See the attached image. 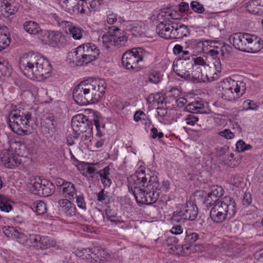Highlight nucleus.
Listing matches in <instances>:
<instances>
[{
	"instance_id": "obj_61",
	"label": "nucleus",
	"mask_w": 263,
	"mask_h": 263,
	"mask_svg": "<svg viewBox=\"0 0 263 263\" xmlns=\"http://www.w3.org/2000/svg\"><path fill=\"white\" fill-rule=\"evenodd\" d=\"M152 137L153 139L157 138H161L163 137V133L162 132H158L156 127H153L151 130Z\"/></svg>"
},
{
	"instance_id": "obj_54",
	"label": "nucleus",
	"mask_w": 263,
	"mask_h": 263,
	"mask_svg": "<svg viewBox=\"0 0 263 263\" xmlns=\"http://www.w3.org/2000/svg\"><path fill=\"white\" fill-rule=\"evenodd\" d=\"M174 71H176V73L177 76L180 77L182 78H184L186 80H191V72L189 71H180V70H175L174 68Z\"/></svg>"
},
{
	"instance_id": "obj_14",
	"label": "nucleus",
	"mask_w": 263,
	"mask_h": 263,
	"mask_svg": "<svg viewBox=\"0 0 263 263\" xmlns=\"http://www.w3.org/2000/svg\"><path fill=\"white\" fill-rule=\"evenodd\" d=\"M205 67L193 66L191 72V79L197 80L198 82L212 81L217 79L219 76L216 73L215 76H211L204 73Z\"/></svg>"
},
{
	"instance_id": "obj_28",
	"label": "nucleus",
	"mask_w": 263,
	"mask_h": 263,
	"mask_svg": "<svg viewBox=\"0 0 263 263\" xmlns=\"http://www.w3.org/2000/svg\"><path fill=\"white\" fill-rule=\"evenodd\" d=\"M111 28L115 46L124 45L127 41V37L124 33L116 27L112 26Z\"/></svg>"
},
{
	"instance_id": "obj_51",
	"label": "nucleus",
	"mask_w": 263,
	"mask_h": 263,
	"mask_svg": "<svg viewBox=\"0 0 263 263\" xmlns=\"http://www.w3.org/2000/svg\"><path fill=\"white\" fill-rule=\"evenodd\" d=\"M28 236L23 233L19 232L18 231L17 235L16 237H14V239H17L18 241L23 245H27V243L28 242Z\"/></svg>"
},
{
	"instance_id": "obj_39",
	"label": "nucleus",
	"mask_w": 263,
	"mask_h": 263,
	"mask_svg": "<svg viewBox=\"0 0 263 263\" xmlns=\"http://www.w3.org/2000/svg\"><path fill=\"white\" fill-rule=\"evenodd\" d=\"M51 246L49 239L46 236H42L40 235L39 240L37 242V249H45Z\"/></svg>"
},
{
	"instance_id": "obj_7",
	"label": "nucleus",
	"mask_w": 263,
	"mask_h": 263,
	"mask_svg": "<svg viewBox=\"0 0 263 263\" xmlns=\"http://www.w3.org/2000/svg\"><path fill=\"white\" fill-rule=\"evenodd\" d=\"M90 103L98 102L103 97L106 87L104 80L96 79L81 82Z\"/></svg>"
},
{
	"instance_id": "obj_47",
	"label": "nucleus",
	"mask_w": 263,
	"mask_h": 263,
	"mask_svg": "<svg viewBox=\"0 0 263 263\" xmlns=\"http://www.w3.org/2000/svg\"><path fill=\"white\" fill-rule=\"evenodd\" d=\"M192 60L193 62L192 66H197V67H205L206 65V61L202 57H198L195 58L192 57Z\"/></svg>"
},
{
	"instance_id": "obj_36",
	"label": "nucleus",
	"mask_w": 263,
	"mask_h": 263,
	"mask_svg": "<svg viewBox=\"0 0 263 263\" xmlns=\"http://www.w3.org/2000/svg\"><path fill=\"white\" fill-rule=\"evenodd\" d=\"M70 34L74 40H80L83 36L84 31L81 27L76 25H71L68 27Z\"/></svg>"
},
{
	"instance_id": "obj_18",
	"label": "nucleus",
	"mask_w": 263,
	"mask_h": 263,
	"mask_svg": "<svg viewBox=\"0 0 263 263\" xmlns=\"http://www.w3.org/2000/svg\"><path fill=\"white\" fill-rule=\"evenodd\" d=\"M243 6L248 13L263 16V0H249Z\"/></svg>"
},
{
	"instance_id": "obj_21",
	"label": "nucleus",
	"mask_w": 263,
	"mask_h": 263,
	"mask_svg": "<svg viewBox=\"0 0 263 263\" xmlns=\"http://www.w3.org/2000/svg\"><path fill=\"white\" fill-rule=\"evenodd\" d=\"M58 204L61 211L67 216L72 217L76 215L77 208L75 205L68 199H61L58 201Z\"/></svg>"
},
{
	"instance_id": "obj_22",
	"label": "nucleus",
	"mask_w": 263,
	"mask_h": 263,
	"mask_svg": "<svg viewBox=\"0 0 263 263\" xmlns=\"http://www.w3.org/2000/svg\"><path fill=\"white\" fill-rule=\"evenodd\" d=\"M90 255V263H103L109 258V254L106 251L98 248L92 250Z\"/></svg>"
},
{
	"instance_id": "obj_44",
	"label": "nucleus",
	"mask_w": 263,
	"mask_h": 263,
	"mask_svg": "<svg viewBox=\"0 0 263 263\" xmlns=\"http://www.w3.org/2000/svg\"><path fill=\"white\" fill-rule=\"evenodd\" d=\"M243 108L246 110H257L258 109V106L252 100H245L242 104Z\"/></svg>"
},
{
	"instance_id": "obj_35",
	"label": "nucleus",
	"mask_w": 263,
	"mask_h": 263,
	"mask_svg": "<svg viewBox=\"0 0 263 263\" xmlns=\"http://www.w3.org/2000/svg\"><path fill=\"white\" fill-rule=\"evenodd\" d=\"M31 208L38 215H43L46 213L47 211V204L41 200L34 202Z\"/></svg>"
},
{
	"instance_id": "obj_37",
	"label": "nucleus",
	"mask_w": 263,
	"mask_h": 263,
	"mask_svg": "<svg viewBox=\"0 0 263 263\" xmlns=\"http://www.w3.org/2000/svg\"><path fill=\"white\" fill-rule=\"evenodd\" d=\"M78 5V9L80 14H86L87 15L91 14L88 0H79Z\"/></svg>"
},
{
	"instance_id": "obj_62",
	"label": "nucleus",
	"mask_w": 263,
	"mask_h": 263,
	"mask_svg": "<svg viewBox=\"0 0 263 263\" xmlns=\"http://www.w3.org/2000/svg\"><path fill=\"white\" fill-rule=\"evenodd\" d=\"M171 232L173 234H180L183 232V228L180 224L176 225L172 227Z\"/></svg>"
},
{
	"instance_id": "obj_50",
	"label": "nucleus",
	"mask_w": 263,
	"mask_h": 263,
	"mask_svg": "<svg viewBox=\"0 0 263 263\" xmlns=\"http://www.w3.org/2000/svg\"><path fill=\"white\" fill-rule=\"evenodd\" d=\"M76 202L79 208L85 210L86 209V203L85 197L83 194L76 196Z\"/></svg>"
},
{
	"instance_id": "obj_11",
	"label": "nucleus",
	"mask_w": 263,
	"mask_h": 263,
	"mask_svg": "<svg viewBox=\"0 0 263 263\" xmlns=\"http://www.w3.org/2000/svg\"><path fill=\"white\" fill-rule=\"evenodd\" d=\"M249 36V33L237 32L231 34L229 41L236 49L245 52Z\"/></svg>"
},
{
	"instance_id": "obj_40",
	"label": "nucleus",
	"mask_w": 263,
	"mask_h": 263,
	"mask_svg": "<svg viewBox=\"0 0 263 263\" xmlns=\"http://www.w3.org/2000/svg\"><path fill=\"white\" fill-rule=\"evenodd\" d=\"M186 235L184 240L186 242L192 244L194 243L199 238L197 233L192 232L191 230H187L185 232Z\"/></svg>"
},
{
	"instance_id": "obj_64",
	"label": "nucleus",
	"mask_w": 263,
	"mask_h": 263,
	"mask_svg": "<svg viewBox=\"0 0 263 263\" xmlns=\"http://www.w3.org/2000/svg\"><path fill=\"white\" fill-rule=\"evenodd\" d=\"M117 21V15L115 14H109L107 16L106 22L109 24H113Z\"/></svg>"
},
{
	"instance_id": "obj_10",
	"label": "nucleus",
	"mask_w": 263,
	"mask_h": 263,
	"mask_svg": "<svg viewBox=\"0 0 263 263\" xmlns=\"http://www.w3.org/2000/svg\"><path fill=\"white\" fill-rule=\"evenodd\" d=\"M32 191L35 194L48 197L53 194L55 186L50 181L43 179L40 181H35L33 183Z\"/></svg>"
},
{
	"instance_id": "obj_52",
	"label": "nucleus",
	"mask_w": 263,
	"mask_h": 263,
	"mask_svg": "<svg viewBox=\"0 0 263 263\" xmlns=\"http://www.w3.org/2000/svg\"><path fill=\"white\" fill-rule=\"evenodd\" d=\"M218 135L227 139H232L234 137V133L232 132L230 129H225L218 133Z\"/></svg>"
},
{
	"instance_id": "obj_24",
	"label": "nucleus",
	"mask_w": 263,
	"mask_h": 263,
	"mask_svg": "<svg viewBox=\"0 0 263 263\" xmlns=\"http://www.w3.org/2000/svg\"><path fill=\"white\" fill-rule=\"evenodd\" d=\"M62 183L61 185L62 194L64 197L68 199H72L77 194V190L74 185L70 182L62 179Z\"/></svg>"
},
{
	"instance_id": "obj_20",
	"label": "nucleus",
	"mask_w": 263,
	"mask_h": 263,
	"mask_svg": "<svg viewBox=\"0 0 263 263\" xmlns=\"http://www.w3.org/2000/svg\"><path fill=\"white\" fill-rule=\"evenodd\" d=\"M207 104L202 100H196L189 103L185 107L187 111L198 113V114H208V109L206 107Z\"/></svg>"
},
{
	"instance_id": "obj_57",
	"label": "nucleus",
	"mask_w": 263,
	"mask_h": 263,
	"mask_svg": "<svg viewBox=\"0 0 263 263\" xmlns=\"http://www.w3.org/2000/svg\"><path fill=\"white\" fill-rule=\"evenodd\" d=\"M213 65L216 71L213 76H215L216 73L219 76L218 73L221 70V63L220 59L218 58H215L213 60Z\"/></svg>"
},
{
	"instance_id": "obj_9",
	"label": "nucleus",
	"mask_w": 263,
	"mask_h": 263,
	"mask_svg": "<svg viewBox=\"0 0 263 263\" xmlns=\"http://www.w3.org/2000/svg\"><path fill=\"white\" fill-rule=\"evenodd\" d=\"M198 214V208L191 202H187L185 205L179 211L173 213V220L178 222L184 221H193L195 219Z\"/></svg>"
},
{
	"instance_id": "obj_4",
	"label": "nucleus",
	"mask_w": 263,
	"mask_h": 263,
	"mask_svg": "<svg viewBox=\"0 0 263 263\" xmlns=\"http://www.w3.org/2000/svg\"><path fill=\"white\" fill-rule=\"evenodd\" d=\"M236 213V203L233 198L226 196L217 202L210 211L212 220L216 223L232 218Z\"/></svg>"
},
{
	"instance_id": "obj_58",
	"label": "nucleus",
	"mask_w": 263,
	"mask_h": 263,
	"mask_svg": "<svg viewBox=\"0 0 263 263\" xmlns=\"http://www.w3.org/2000/svg\"><path fill=\"white\" fill-rule=\"evenodd\" d=\"M178 242V239L176 237L174 236H171L166 238L163 244L164 245L170 246L177 243Z\"/></svg>"
},
{
	"instance_id": "obj_32",
	"label": "nucleus",
	"mask_w": 263,
	"mask_h": 263,
	"mask_svg": "<svg viewBox=\"0 0 263 263\" xmlns=\"http://www.w3.org/2000/svg\"><path fill=\"white\" fill-rule=\"evenodd\" d=\"M92 121L97 129L96 136L101 137L103 136V130L105 128V124L102 122V118L99 116L97 112H94Z\"/></svg>"
},
{
	"instance_id": "obj_1",
	"label": "nucleus",
	"mask_w": 263,
	"mask_h": 263,
	"mask_svg": "<svg viewBox=\"0 0 263 263\" xmlns=\"http://www.w3.org/2000/svg\"><path fill=\"white\" fill-rule=\"evenodd\" d=\"M128 181L129 191L138 203L150 204L158 199L161 187L157 178L146 174L143 168H138L128 178Z\"/></svg>"
},
{
	"instance_id": "obj_46",
	"label": "nucleus",
	"mask_w": 263,
	"mask_h": 263,
	"mask_svg": "<svg viewBox=\"0 0 263 263\" xmlns=\"http://www.w3.org/2000/svg\"><path fill=\"white\" fill-rule=\"evenodd\" d=\"M191 9L195 12L202 13L204 11L203 5L197 1H193L191 3Z\"/></svg>"
},
{
	"instance_id": "obj_49",
	"label": "nucleus",
	"mask_w": 263,
	"mask_h": 263,
	"mask_svg": "<svg viewBox=\"0 0 263 263\" xmlns=\"http://www.w3.org/2000/svg\"><path fill=\"white\" fill-rule=\"evenodd\" d=\"M40 235L37 234H32L29 235L28 238V242L27 245L30 246H33L36 248L37 242L39 240Z\"/></svg>"
},
{
	"instance_id": "obj_8",
	"label": "nucleus",
	"mask_w": 263,
	"mask_h": 263,
	"mask_svg": "<svg viewBox=\"0 0 263 263\" xmlns=\"http://www.w3.org/2000/svg\"><path fill=\"white\" fill-rule=\"evenodd\" d=\"M146 54V51L141 48L128 50L122 55V64L126 69L138 71L141 67L140 63Z\"/></svg>"
},
{
	"instance_id": "obj_31",
	"label": "nucleus",
	"mask_w": 263,
	"mask_h": 263,
	"mask_svg": "<svg viewBox=\"0 0 263 263\" xmlns=\"http://www.w3.org/2000/svg\"><path fill=\"white\" fill-rule=\"evenodd\" d=\"M127 28L128 30L131 32L133 36H138L141 35L143 32L144 25L140 21H135L132 22L127 26Z\"/></svg>"
},
{
	"instance_id": "obj_13",
	"label": "nucleus",
	"mask_w": 263,
	"mask_h": 263,
	"mask_svg": "<svg viewBox=\"0 0 263 263\" xmlns=\"http://www.w3.org/2000/svg\"><path fill=\"white\" fill-rule=\"evenodd\" d=\"M92 124L90 120L83 114L74 116L71 120V126L76 130L83 133L87 129L91 128Z\"/></svg>"
},
{
	"instance_id": "obj_3",
	"label": "nucleus",
	"mask_w": 263,
	"mask_h": 263,
	"mask_svg": "<svg viewBox=\"0 0 263 263\" xmlns=\"http://www.w3.org/2000/svg\"><path fill=\"white\" fill-rule=\"evenodd\" d=\"M28 106H15L9 113L7 122L9 127L20 135H28L32 119V112Z\"/></svg>"
},
{
	"instance_id": "obj_12",
	"label": "nucleus",
	"mask_w": 263,
	"mask_h": 263,
	"mask_svg": "<svg viewBox=\"0 0 263 263\" xmlns=\"http://www.w3.org/2000/svg\"><path fill=\"white\" fill-rule=\"evenodd\" d=\"M22 157L8 151H4L1 154L2 162L7 167L12 168L22 163Z\"/></svg>"
},
{
	"instance_id": "obj_33",
	"label": "nucleus",
	"mask_w": 263,
	"mask_h": 263,
	"mask_svg": "<svg viewBox=\"0 0 263 263\" xmlns=\"http://www.w3.org/2000/svg\"><path fill=\"white\" fill-rule=\"evenodd\" d=\"M97 164V163H84L82 166L84 171L83 175L85 177H89L92 178H93L94 175L97 172V169L95 167V166Z\"/></svg>"
},
{
	"instance_id": "obj_17",
	"label": "nucleus",
	"mask_w": 263,
	"mask_h": 263,
	"mask_svg": "<svg viewBox=\"0 0 263 263\" xmlns=\"http://www.w3.org/2000/svg\"><path fill=\"white\" fill-rule=\"evenodd\" d=\"M173 21L168 20L160 23L156 27V31L161 37L165 39H172V34L173 28H172Z\"/></svg>"
},
{
	"instance_id": "obj_53",
	"label": "nucleus",
	"mask_w": 263,
	"mask_h": 263,
	"mask_svg": "<svg viewBox=\"0 0 263 263\" xmlns=\"http://www.w3.org/2000/svg\"><path fill=\"white\" fill-rule=\"evenodd\" d=\"M219 201L217 199H213V197L211 196L210 194H208V196L205 197L204 199V203L208 207L209 206H214L215 203Z\"/></svg>"
},
{
	"instance_id": "obj_63",
	"label": "nucleus",
	"mask_w": 263,
	"mask_h": 263,
	"mask_svg": "<svg viewBox=\"0 0 263 263\" xmlns=\"http://www.w3.org/2000/svg\"><path fill=\"white\" fill-rule=\"evenodd\" d=\"M145 114L142 111H137L134 114V119L136 122H138L142 119H144Z\"/></svg>"
},
{
	"instance_id": "obj_2",
	"label": "nucleus",
	"mask_w": 263,
	"mask_h": 263,
	"mask_svg": "<svg viewBox=\"0 0 263 263\" xmlns=\"http://www.w3.org/2000/svg\"><path fill=\"white\" fill-rule=\"evenodd\" d=\"M19 65L23 74L30 79L46 78L51 70L49 61L39 54L21 58Z\"/></svg>"
},
{
	"instance_id": "obj_48",
	"label": "nucleus",
	"mask_w": 263,
	"mask_h": 263,
	"mask_svg": "<svg viewBox=\"0 0 263 263\" xmlns=\"http://www.w3.org/2000/svg\"><path fill=\"white\" fill-rule=\"evenodd\" d=\"M91 12L97 11L103 3V0H88Z\"/></svg>"
},
{
	"instance_id": "obj_34",
	"label": "nucleus",
	"mask_w": 263,
	"mask_h": 263,
	"mask_svg": "<svg viewBox=\"0 0 263 263\" xmlns=\"http://www.w3.org/2000/svg\"><path fill=\"white\" fill-rule=\"evenodd\" d=\"M102 39L103 44L106 49L115 46L111 27L109 28V30L107 33L102 36Z\"/></svg>"
},
{
	"instance_id": "obj_56",
	"label": "nucleus",
	"mask_w": 263,
	"mask_h": 263,
	"mask_svg": "<svg viewBox=\"0 0 263 263\" xmlns=\"http://www.w3.org/2000/svg\"><path fill=\"white\" fill-rule=\"evenodd\" d=\"M186 124L190 125H194L198 121V118L194 115H189L185 118Z\"/></svg>"
},
{
	"instance_id": "obj_25",
	"label": "nucleus",
	"mask_w": 263,
	"mask_h": 263,
	"mask_svg": "<svg viewBox=\"0 0 263 263\" xmlns=\"http://www.w3.org/2000/svg\"><path fill=\"white\" fill-rule=\"evenodd\" d=\"M17 11V7L7 0H0V11L4 16L9 17Z\"/></svg>"
},
{
	"instance_id": "obj_15",
	"label": "nucleus",
	"mask_w": 263,
	"mask_h": 263,
	"mask_svg": "<svg viewBox=\"0 0 263 263\" xmlns=\"http://www.w3.org/2000/svg\"><path fill=\"white\" fill-rule=\"evenodd\" d=\"M43 41L51 46L55 47L63 38L62 34L59 31L44 30L41 32Z\"/></svg>"
},
{
	"instance_id": "obj_23",
	"label": "nucleus",
	"mask_w": 263,
	"mask_h": 263,
	"mask_svg": "<svg viewBox=\"0 0 263 263\" xmlns=\"http://www.w3.org/2000/svg\"><path fill=\"white\" fill-rule=\"evenodd\" d=\"M261 48L262 44L260 39L255 35L250 34L245 52L256 53L259 51Z\"/></svg>"
},
{
	"instance_id": "obj_6",
	"label": "nucleus",
	"mask_w": 263,
	"mask_h": 263,
	"mask_svg": "<svg viewBox=\"0 0 263 263\" xmlns=\"http://www.w3.org/2000/svg\"><path fill=\"white\" fill-rule=\"evenodd\" d=\"M72 53L74 54L73 58L77 64L82 65L96 60L99 55L100 50L94 44L87 43L79 46Z\"/></svg>"
},
{
	"instance_id": "obj_60",
	"label": "nucleus",
	"mask_w": 263,
	"mask_h": 263,
	"mask_svg": "<svg viewBox=\"0 0 263 263\" xmlns=\"http://www.w3.org/2000/svg\"><path fill=\"white\" fill-rule=\"evenodd\" d=\"M97 200L102 203H107V196L104 194V190H101L97 194Z\"/></svg>"
},
{
	"instance_id": "obj_30",
	"label": "nucleus",
	"mask_w": 263,
	"mask_h": 263,
	"mask_svg": "<svg viewBox=\"0 0 263 263\" xmlns=\"http://www.w3.org/2000/svg\"><path fill=\"white\" fill-rule=\"evenodd\" d=\"M10 40L7 28L0 25V51L5 49L10 45Z\"/></svg>"
},
{
	"instance_id": "obj_38",
	"label": "nucleus",
	"mask_w": 263,
	"mask_h": 263,
	"mask_svg": "<svg viewBox=\"0 0 263 263\" xmlns=\"http://www.w3.org/2000/svg\"><path fill=\"white\" fill-rule=\"evenodd\" d=\"M223 193L224 190L221 186L213 185L211 187L210 192L209 194L213 197L214 199H216L220 200L219 198L223 195Z\"/></svg>"
},
{
	"instance_id": "obj_29",
	"label": "nucleus",
	"mask_w": 263,
	"mask_h": 263,
	"mask_svg": "<svg viewBox=\"0 0 263 263\" xmlns=\"http://www.w3.org/2000/svg\"><path fill=\"white\" fill-rule=\"evenodd\" d=\"M23 27L27 33L33 35L40 34L41 36V32L44 30L37 23L32 21L25 22Z\"/></svg>"
},
{
	"instance_id": "obj_41",
	"label": "nucleus",
	"mask_w": 263,
	"mask_h": 263,
	"mask_svg": "<svg viewBox=\"0 0 263 263\" xmlns=\"http://www.w3.org/2000/svg\"><path fill=\"white\" fill-rule=\"evenodd\" d=\"M92 250L89 248L84 249L81 250H80L77 253V255L81 258L83 260H86L88 262H90V260L91 259L90 256H91Z\"/></svg>"
},
{
	"instance_id": "obj_43",
	"label": "nucleus",
	"mask_w": 263,
	"mask_h": 263,
	"mask_svg": "<svg viewBox=\"0 0 263 263\" xmlns=\"http://www.w3.org/2000/svg\"><path fill=\"white\" fill-rule=\"evenodd\" d=\"M252 146L250 144H246L243 141L239 140L236 144V148L238 153H242L246 150L250 149Z\"/></svg>"
},
{
	"instance_id": "obj_55",
	"label": "nucleus",
	"mask_w": 263,
	"mask_h": 263,
	"mask_svg": "<svg viewBox=\"0 0 263 263\" xmlns=\"http://www.w3.org/2000/svg\"><path fill=\"white\" fill-rule=\"evenodd\" d=\"M174 71H176V73L177 76L180 77L182 78H184L186 80H191V72L189 71H180V70H175L174 68Z\"/></svg>"
},
{
	"instance_id": "obj_5",
	"label": "nucleus",
	"mask_w": 263,
	"mask_h": 263,
	"mask_svg": "<svg viewBox=\"0 0 263 263\" xmlns=\"http://www.w3.org/2000/svg\"><path fill=\"white\" fill-rule=\"evenodd\" d=\"M222 98L229 101H235L245 94L246 83L242 81H235L228 78L221 82Z\"/></svg>"
},
{
	"instance_id": "obj_27",
	"label": "nucleus",
	"mask_w": 263,
	"mask_h": 263,
	"mask_svg": "<svg viewBox=\"0 0 263 263\" xmlns=\"http://www.w3.org/2000/svg\"><path fill=\"white\" fill-rule=\"evenodd\" d=\"M144 80L145 84L148 83L158 84L162 80V75L160 71L151 70L145 76Z\"/></svg>"
},
{
	"instance_id": "obj_19",
	"label": "nucleus",
	"mask_w": 263,
	"mask_h": 263,
	"mask_svg": "<svg viewBox=\"0 0 263 263\" xmlns=\"http://www.w3.org/2000/svg\"><path fill=\"white\" fill-rule=\"evenodd\" d=\"M73 99L78 105L81 106L90 104L83 86L81 83L74 88L73 91Z\"/></svg>"
},
{
	"instance_id": "obj_26",
	"label": "nucleus",
	"mask_w": 263,
	"mask_h": 263,
	"mask_svg": "<svg viewBox=\"0 0 263 263\" xmlns=\"http://www.w3.org/2000/svg\"><path fill=\"white\" fill-rule=\"evenodd\" d=\"M100 177L102 183L104 187H108L112 183L111 179L110 168L108 166L97 172Z\"/></svg>"
},
{
	"instance_id": "obj_42",
	"label": "nucleus",
	"mask_w": 263,
	"mask_h": 263,
	"mask_svg": "<svg viewBox=\"0 0 263 263\" xmlns=\"http://www.w3.org/2000/svg\"><path fill=\"white\" fill-rule=\"evenodd\" d=\"M46 124L49 126L48 128L51 130H54L58 124L57 118H56L53 115L49 114L46 117Z\"/></svg>"
},
{
	"instance_id": "obj_16",
	"label": "nucleus",
	"mask_w": 263,
	"mask_h": 263,
	"mask_svg": "<svg viewBox=\"0 0 263 263\" xmlns=\"http://www.w3.org/2000/svg\"><path fill=\"white\" fill-rule=\"evenodd\" d=\"M173 23L172 24L173 32L172 34V39H181L184 36H187L190 34V31L187 27L180 23L178 22L176 20L177 18L172 17Z\"/></svg>"
},
{
	"instance_id": "obj_59",
	"label": "nucleus",
	"mask_w": 263,
	"mask_h": 263,
	"mask_svg": "<svg viewBox=\"0 0 263 263\" xmlns=\"http://www.w3.org/2000/svg\"><path fill=\"white\" fill-rule=\"evenodd\" d=\"M12 209L11 205L3 201H0V210L3 212H9Z\"/></svg>"
},
{
	"instance_id": "obj_45",
	"label": "nucleus",
	"mask_w": 263,
	"mask_h": 263,
	"mask_svg": "<svg viewBox=\"0 0 263 263\" xmlns=\"http://www.w3.org/2000/svg\"><path fill=\"white\" fill-rule=\"evenodd\" d=\"M3 232L7 237L13 239H14V237H16L17 235V230L12 227H4Z\"/></svg>"
}]
</instances>
